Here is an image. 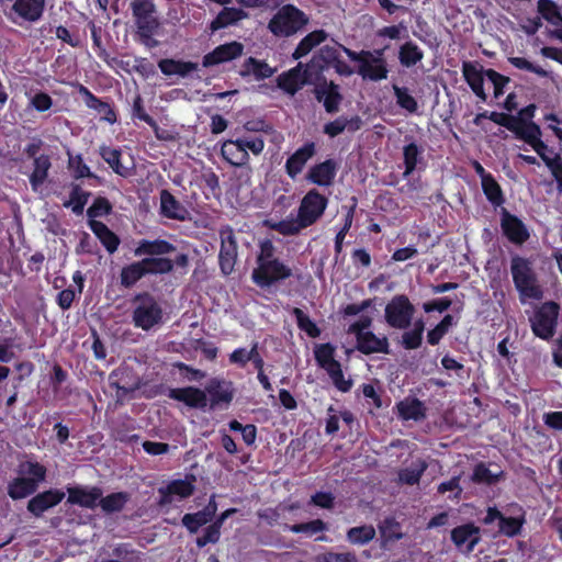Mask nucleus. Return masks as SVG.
<instances>
[{
    "label": "nucleus",
    "mask_w": 562,
    "mask_h": 562,
    "mask_svg": "<svg viewBox=\"0 0 562 562\" xmlns=\"http://www.w3.org/2000/svg\"><path fill=\"white\" fill-rule=\"evenodd\" d=\"M514 125L515 130H512V132L517 138L526 142L527 144H530L538 136H541L540 126L532 121H525L518 116Z\"/></svg>",
    "instance_id": "obj_49"
},
{
    "label": "nucleus",
    "mask_w": 562,
    "mask_h": 562,
    "mask_svg": "<svg viewBox=\"0 0 562 562\" xmlns=\"http://www.w3.org/2000/svg\"><path fill=\"white\" fill-rule=\"evenodd\" d=\"M68 168L71 170L72 177L77 180L83 178H97V176L91 172L90 168L85 164L80 154L69 156Z\"/></svg>",
    "instance_id": "obj_57"
},
{
    "label": "nucleus",
    "mask_w": 562,
    "mask_h": 562,
    "mask_svg": "<svg viewBox=\"0 0 562 562\" xmlns=\"http://www.w3.org/2000/svg\"><path fill=\"white\" fill-rule=\"evenodd\" d=\"M274 74V69L271 68L265 60L257 59L255 57H248L239 70V75L243 78L252 75L256 80H265L270 78Z\"/></svg>",
    "instance_id": "obj_35"
},
{
    "label": "nucleus",
    "mask_w": 562,
    "mask_h": 562,
    "mask_svg": "<svg viewBox=\"0 0 562 562\" xmlns=\"http://www.w3.org/2000/svg\"><path fill=\"white\" fill-rule=\"evenodd\" d=\"M537 10L548 23L555 26L562 25V13L553 0H538Z\"/></svg>",
    "instance_id": "obj_51"
},
{
    "label": "nucleus",
    "mask_w": 562,
    "mask_h": 562,
    "mask_svg": "<svg viewBox=\"0 0 562 562\" xmlns=\"http://www.w3.org/2000/svg\"><path fill=\"white\" fill-rule=\"evenodd\" d=\"M499 215L502 233L509 243L521 246L529 240L530 232L522 220L505 207L501 209Z\"/></svg>",
    "instance_id": "obj_12"
},
{
    "label": "nucleus",
    "mask_w": 562,
    "mask_h": 562,
    "mask_svg": "<svg viewBox=\"0 0 562 562\" xmlns=\"http://www.w3.org/2000/svg\"><path fill=\"white\" fill-rule=\"evenodd\" d=\"M45 8L46 0H13L12 4L4 9V16L18 26L33 24L43 18Z\"/></svg>",
    "instance_id": "obj_5"
},
{
    "label": "nucleus",
    "mask_w": 562,
    "mask_h": 562,
    "mask_svg": "<svg viewBox=\"0 0 562 562\" xmlns=\"http://www.w3.org/2000/svg\"><path fill=\"white\" fill-rule=\"evenodd\" d=\"M300 508L301 504L299 502H294L288 505L280 504L274 508H266L263 510H259L258 517L271 527L276 525L281 527L282 524H280L279 520L284 516V513L294 512Z\"/></svg>",
    "instance_id": "obj_45"
},
{
    "label": "nucleus",
    "mask_w": 562,
    "mask_h": 562,
    "mask_svg": "<svg viewBox=\"0 0 562 562\" xmlns=\"http://www.w3.org/2000/svg\"><path fill=\"white\" fill-rule=\"evenodd\" d=\"M176 250H177V247L166 239H161V238H157L154 240L140 239L137 243L136 248L134 249V255L136 257H142V256L161 257V256L171 254Z\"/></svg>",
    "instance_id": "obj_29"
},
{
    "label": "nucleus",
    "mask_w": 562,
    "mask_h": 562,
    "mask_svg": "<svg viewBox=\"0 0 562 562\" xmlns=\"http://www.w3.org/2000/svg\"><path fill=\"white\" fill-rule=\"evenodd\" d=\"M221 155L225 161L235 167L248 164L249 154L237 139H227L222 144Z\"/></svg>",
    "instance_id": "obj_32"
},
{
    "label": "nucleus",
    "mask_w": 562,
    "mask_h": 562,
    "mask_svg": "<svg viewBox=\"0 0 562 562\" xmlns=\"http://www.w3.org/2000/svg\"><path fill=\"white\" fill-rule=\"evenodd\" d=\"M21 472L27 474L26 479L32 480L34 482V486L38 487V483L44 481L46 477V468L33 461H26L20 465Z\"/></svg>",
    "instance_id": "obj_60"
},
{
    "label": "nucleus",
    "mask_w": 562,
    "mask_h": 562,
    "mask_svg": "<svg viewBox=\"0 0 562 562\" xmlns=\"http://www.w3.org/2000/svg\"><path fill=\"white\" fill-rule=\"evenodd\" d=\"M281 528L284 531H291L293 533H302L306 537H313L316 533L327 531L328 525L324 520L317 518L307 522H300L294 525L283 524L281 525Z\"/></svg>",
    "instance_id": "obj_44"
},
{
    "label": "nucleus",
    "mask_w": 562,
    "mask_h": 562,
    "mask_svg": "<svg viewBox=\"0 0 562 562\" xmlns=\"http://www.w3.org/2000/svg\"><path fill=\"white\" fill-rule=\"evenodd\" d=\"M559 314L560 305L554 301L544 302L537 307L529 319L535 336L543 340L551 339L557 330Z\"/></svg>",
    "instance_id": "obj_4"
},
{
    "label": "nucleus",
    "mask_w": 562,
    "mask_h": 562,
    "mask_svg": "<svg viewBox=\"0 0 562 562\" xmlns=\"http://www.w3.org/2000/svg\"><path fill=\"white\" fill-rule=\"evenodd\" d=\"M379 531L382 547H386L387 544L398 541L404 537L401 524L392 516L385 517L379 524Z\"/></svg>",
    "instance_id": "obj_38"
},
{
    "label": "nucleus",
    "mask_w": 562,
    "mask_h": 562,
    "mask_svg": "<svg viewBox=\"0 0 562 562\" xmlns=\"http://www.w3.org/2000/svg\"><path fill=\"white\" fill-rule=\"evenodd\" d=\"M393 92L396 98V104L409 113H415L418 110L416 99L408 92L406 87H398L393 85Z\"/></svg>",
    "instance_id": "obj_55"
},
{
    "label": "nucleus",
    "mask_w": 562,
    "mask_h": 562,
    "mask_svg": "<svg viewBox=\"0 0 562 562\" xmlns=\"http://www.w3.org/2000/svg\"><path fill=\"white\" fill-rule=\"evenodd\" d=\"M144 266L148 274H168L173 271V261L168 257H145Z\"/></svg>",
    "instance_id": "obj_52"
},
{
    "label": "nucleus",
    "mask_w": 562,
    "mask_h": 562,
    "mask_svg": "<svg viewBox=\"0 0 562 562\" xmlns=\"http://www.w3.org/2000/svg\"><path fill=\"white\" fill-rule=\"evenodd\" d=\"M424 151V147L414 140L403 146L404 179H407L416 170L426 168Z\"/></svg>",
    "instance_id": "obj_24"
},
{
    "label": "nucleus",
    "mask_w": 562,
    "mask_h": 562,
    "mask_svg": "<svg viewBox=\"0 0 562 562\" xmlns=\"http://www.w3.org/2000/svg\"><path fill=\"white\" fill-rule=\"evenodd\" d=\"M168 397L184 403L191 408L204 409L209 398L205 392L195 386L169 389Z\"/></svg>",
    "instance_id": "obj_22"
},
{
    "label": "nucleus",
    "mask_w": 562,
    "mask_h": 562,
    "mask_svg": "<svg viewBox=\"0 0 562 562\" xmlns=\"http://www.w3.org/2000/svg\"><path fill=\"white\" fill-rule=\"evenodd\" d=\"M131 9L136 19L139 36L145 40L147 46L155 47L157 41L151 40L153 34L158 27V21L153 16L156 11L155 4L151 0H133Z\"/></svg>",
    "instance_id": "obj_6"
},
{
    "label": "nucleus",
    "mask_w": 562,
    "mask_h": 562,
    "mask_svg": "<svg viewBox=\"0 0 562 562\" xmlns=\"http://www.w3.org/2000/svg\"><path fill=\"white\" fill-rule=\"evenodd\" d=\"M204 392L206 396L209 395L210 397L211 408L221 406L227 407L231 405L235 396L234 383L221 378L210 379Z\"/></svg>",
    "instance_id": "obj_15"
},
{
    "label": "nucleus",
    "mask_w": 562,
    "mask_h": 562,
    "mask_svg": "<svg viewBox=\"0 0 562 562\" xmlns=\"http://www.w3.org/2000/svg\"><path fill=\"white\" fill-rule=\"evenodd\" d=\"M249 14L243 8L224 7L209 24V30L215 33L222 29L236 25L248 19Z\"/></svg>",
    "instance_id": "obj_28"
},
{
    "label": "nucleus",
    "mask_w": 562,
    "mask_h": 562,
    "mask_svg": "<svg viewBox=\"0 0 562 562\" xmlns=\"http://www.w3.org/2000/svg\"><path fill=\"white\" fill-rule=\"evenodd\" d=\"M414 314L415 306L405 294L394 295L384 310L386 324L395 329H407L412 325Z\"/></svg>",
    "instance_id": "obj_8"
},
{
    "label": "nucleus",
    "mask_w": 562,
    "mask_h": 562,
    "mask_svg": "<svg viewBox=\"0 0 562 562\" xmlns=\"http://www.w3.org/2000/svg\"><path fill=\"white\" fill-rule=\"evenodd\" d=\"M522 524L524 519L503 515L498 521V531L507 537H515L520 533Z\"/></svg>",
    "instance_id": "obj_63"
},
{
    "label": "nucleus",
    "mask_w": 562,
    "mask_h": 562,
    "mask_svg": "<svg viewBox=\"0 0 562 562\" xmlns=\"http://www.w3.org/2000/svg\"><path fill=\"white\" fill-rule=\"evenodd\" d=\"M159 214L168 220L184 222L189 220L188 209L167 189L159 193Z\"/></svg>",
    "instance_id": "obj_21"
},
{
    "label": "nucleus",
    "mask_w": 562,
    "mask_h": 562,
    "mask_svg": "<svg viewBox=\"0 0 562 562\" xmlns=\"http://www.w3.org/2000/svg\"><path fill=\"white\" fill-rule=\"evenodd\" d=\"M132 116L133 119H137L139 121L145 122L156 132L158 131L157 122L153 116L147 114V112L145 111L144 101L140 94H136V97L134 98L132 106Z\"/></svg>",
    "instance_id": "obj_61"
},
{
    "label": "nucleus",
    "mask_w": 562,
    "mask_h": 562,
    "mask_svg": "<svg viewBox=\"0 0 562 562\" xmlns=\"http://www.w3.org/2000/svg\"><path fill=\"white\" fill-rule=\"evenodd\" d=\"M131 495L127 492H114L104 497L101 496L99 506L105 514L119 513L130 502Z\"/></svg>",
    "instance_id": "obj_46"
},
{
    "label": "nucleus",
    "mask_w": 562,
    "mask_h": 562,
    "mask_svg": "<svg viewBox=\"0 0 562 562\" xmlns=\"http://www.w3.org/2000/svg\"><path fill=\"white\" fill-rule=\"evenodd\" d=\"M328 33L324 30H315L305 35L297 44L292 54L293 59H300L306 56L314 47L325 42Z\"/></svg>",
    "instance_id": "obj_39"
},
{
    "label": "nucleus",
    "mask_w": 562,
    "mask_h": 562,
    "mask_svg": "<svg viewBox=\"0 0 562 562\" xmlns=\"http://www.w3.org/2000/svg\"><path fill=\"white\" fill-rule=\"evenodd\" d=\"M90 192L82 190L79 184H74L69 194V200L64 202V207H71L76 215L83 213L85 206L89 200Z\"/></svg>",
    "instance_id": "obj_50"
},
{
    "label": "nucleus",
    "mask_w": 562,
    "mask_h": 562,
    "mask_svg": "<svg viewBox=\"0 0 562 562\" xmlns=\"http://www.w3.org/2000/svg\"><path fill=\"white\" fill-rule=\"evenodd\" d=\"M328 198L316 189H311L301 200L297 216L306 227L314 225L325 213Z\"/></svg>",
    "instance_id": "obj_11"
},
{
    "label": "nucleus",
    "mask_w": 562,
    "mask_h": 562,
    "mask_svg": "<svg viewBox=\"0 0 562 562\" xmlns=\"http://www.w3.org/2000/svg\"><path fill=\"white\" fill-rule=\"evenodd\" d=\"M376 531L372 525H361L347 530L346 539L350 544L364 546L375 538Z\"/></svg>",
    "instance_id": "obj_48"
},
{
    "label": "nucleus",
    "mask_w": 562,
    "mask_h": 562,
    "mask_svg": "<svg viewBox=\"0 0 562 562\" xmlns=\"http://www.w3.org/2000/svg\"><path fill=\"white\" fill-rule=\"evenodd\" d=\"M52 168L50 157L42 154L33 160V171L29 176V181L33 191H37L47 180L49 169Z\"/></svg>",
    "instance_id": "obj_33"
},
{
    "label": "nucleus",
    "mask_w": 562,
    "mask_h": 562,
    "mask_svg": "<svg viewBox=\"0 0 562 562\" xmlns=\"http://www.w3.org/2000/svg\"><path fill=\"white\" fill-rule=\"evenodd\" d=\"M485 70L482 65L476 61H463L462 75L472 92L482 101L486 102L487 94L484 90Z\"/></svg>",
    "instance_id": "obj_19"
},
{
    "label": "nucleus",
    "mask_w": 562,
    "mask_h": 562,
    "mask_svg": "<svg viewBox=\"0 0 562 562\" xmlns=\"http://www.w3.org/2000/svg\"><path fill=\"white\" fill-rule=\"evenodd\" d=\"M508 63L513 65L515 68L520 70H526L532 72L541 78H550L551 72L546 70L544 68L532 64L528 59L524 57H508Z\"/></svg>",
    "instance_id": "obj_58"
},
{
    "label": "nucleus",
    "mask_w": 562,
    "mask_h": 562,
    "mask_svg": "<svg viewBox=\"0 0 562 562\" xmlns=\"http://www.w3.org/2000/svg\"><path fill=\"white\" fill-rule=\"evenodd\" d=\"M160 71L166 76L178 75L180 77H187L192 71L198 70V63L177 60L172 58H164L158 61Z\"/></svg>",
    "instance_id": "obj_34"
},
{
    "label": "nucleus",
    "mask_w": 562,
    "mask_h": 562,
    "mask_svg": "<svg viewBox=\"0 0 562 562\" xmlns=\"http://www.w3.org/2000/svg\"><path fill=\"white\" fill-rule=\"evenodd\" d=\"M315 99L323 102L325 111L334 114L338 112L339 105L342 101V94L339 91V86L334 81H324L315 88Z\"/></svg>",
    "instance_id": "obj_23"
},
{
    "label": "nucleus",
    "mask_w": 562,
    "mask_h": 562,
    "mask_svg": "<svg viewBox=\"0 0 562 562\" xmlns=\"http://www.w3.org/2000/svg\"><path fill=\"white\" fill-rule=\"evenodd\" d=\"M147 276L143 259L124 266L120 272V284L125 289L133 288L139 280Z\"/></svg>",
    "instance_id": "obj_37"
},
{
    "label": "nucleus",
    "mask_w": 562,
    "mask_h": 562,
    "mask_svg": "<svg viewBox=\"0 0 562 562\" xmlns=\"http://www.w3.org/2000/svg\"><path fill=\"white\" fill-rule=\"evenodd\" d=\"M510 273L515 288L521 297L532 300L542 299L543 290L538 283L537 274L529 259L514 255L510 259Z\"/></svg>",
    "instance_id": "obj_1"
},
{
    "label": "nucleus",
    "mask_w": 562,
    "mask_h": 562,
    "mask_svg": "<svg viewBox=\"0 0 562 562\" xmlns=\"http://www.w3.org/2000/svg\"><path fill=\"white\" fill-rule=\"evenodd\" d=\"M338 47L348 56L352 61L358 63L357 74L363 79L373 82L382 81L389 77V65L381 60H373L368 57H361V54L352 50L341 44Z\"/></svg>",
    "instance_id": "obj_10"
},
{
    "label": "nucleus",
    "mask_w": 562,
    "mask_h": 562,
    "mask_svg": "<svg viewBox=\"0 0 562 562\" xmlns=\"http://www.w3.org/2000/svg\"><path fill=\"white\" fill-rule=\"evenodd\" d=\"M271 228L283 236L297 235L302 229L307 228L301 218L282 220L271 225Z\"/></svg>",
    "instance_id": "obj_56"
},
{
    "label": "nucleus",
    "mask_w": 562,
    "mask_h": 562,
    "mask_svg": "<svg viewBox=\"0 0 562 562\" xmlns=\"http://www.w3.org/2000/svg\"><path fill=\"white\" fill-rule=\"evenodd\" d=\"M308 23L307 15L294 4L282 5L268 23L269 31L276 36L289 37Z\"/></svg>",
    "instance_id": "obj_3"
},
{
    "label": "nucleus",
    "mask_w": 562,
    "mask_h": 562,
    "mask_svg": "<svg viewBox=\"0 0 562 562\" xmlns=\"http://www.w3.org/2000/svg\"><path fill=\"white\" fill-rule=\"evenodd\" d=\"M78 92L83 98L85 103L89 109H93L103 114V120L111 124L117 121L114 108L110 103L94 95L86 86L79 85Z\"/></svg>",
    "instance_id": "obj_30"
},
{
    "label": "nucleus",
    "mask_w": 562,
    "mask_h": 562,
    "mask_svg": "<svg viewBox=\"0 0 562 562\" xmlns=\"http://www.w3.org/2000/svg\"><path fill=\"white\" fill-rule=\"evenodd\" d=\"M209 522V519L200 510L184 514L181 518L182 526L190 533H196L201 527Z\"/></svg>",
    "instance_id": "obj_62"
},
{
    "label": "nucleus",
    "mask_w": 562,
    "mask_h": 562,
    "mask_svg": "<svg viewBox=\"0 0 562 562\" xmlns=\"http://www.w3.org/2000/svg\"><path fill=\"white\" fill-rule=\"evenodd\" d=\"M133 303L132 319L135 327L148 331L162 323L164 311L150 293H137L133 299Z\"/></svg>",
    "instance_id": "obj_2"
},
{
    "label": "nucleus",
    "mask_w": 562,
    "mask_h": 562,
    "mask_svg": "<svg viewBox=\"0 0 562 562\" xmlns=\"http://www.w3.org/2000/svg\"><path fill=\"white\" fill-rule=\"evenodd\" d=\"M316 154V144L314 142H306L297 148L292 155H290L285 161V173L292 180H295L297 176L304 170L307 161L312 159Z\"/></svg>",
    "instance_id": "obj_18"
},
{
    "label": "nucleus",
    "mask_w": 562,
    "mask_h": 562,
    "mask_svg": "<svg viewBox=\"0 0 562 562\" xmlns=\"http://www.w3.org/2000/svg\"><path fill=\"white\" fill-rule=\"evenodd\" d=\"M99 154L114 173L124 178L131 175L130 169L122 164V150L120 148L101 145Z\"/></svg>",
    "instance_id": "obj_36"
},
{
    "label": "nucleus",
    "mask_w": 562,
    "mask_h": 562,
    "mask_svg": "<svg viewBox=\"0 0 562 562\" xmlns=\"http://www.w3.org/2000/svg\"><path fill=\"white\" fill-rule=\"evenodd\" d=\"M424 58L423 49L412 40L406 41L398 48L400 64L405 68H412Z\"/></svg>",
    "instance_id": "obj_41"
},
{
    "label": "nucleus",
    "mask_w": 562,
    "mask_h": 562,
    "mask_svg": "<svg viewBox=\"0 0 562 562\" xmlns=\"http://www.w3.org/2000/svg\"><path fill=\"white\" fill-rule=\"evenodd\" d=\"M37 487L34 482L24 476L15 477L8 484V495L13 499H22L36 492Z\"/></svg>",
    "instance_id": "obj_47"
},
{
    "label": "nucleus",
    "mask_w": 562,
    "mask_h": 562,
    "mask_svg": "<svg viewBox=\"0 0 562 562\" xmlns=\"http://www.w3.org/2000/svg\"><path fill=\"white\" fill-rule=\"evenodd\" d=\"M316 562H359L355 552L327 551L316 557Z\"/></svg>",
    "instance_id": "obj_64"
},
{
    "label": "nucleus",
    "mask_w": 562,
    "mask_h": 562,
    "mask_svg": "<svg viewBox=\"0 0 562 562\" xmlns=\"http://www.w3.org/2000/svg\"><path fill=\"white\" fill-rule=\"evenodd\" d=\"M244 53V45L240 42L233 41L216 46L212 52L205 54L202 58V66L205 68L220 64L228 63L239 58Z\"/></svg>",
    "instance_id": "obj_16"
},
{
    "label": "nucleus",
    "mask_w": 562,
    "mask_h": 562,
    "mask_svg": "<svg viewBox=\"0 0 562 562\" xmlns=\"http://www.w3.org/2000/svg\"><path fill=\"white\" fill-rule=\"evenodd\" d=\"M450 538L458 550L470 554L481 542L482 531L474 522H467L454 527L451 530Z\"/></svg>",
    "instance_id": "obj_14"
},
{
    "label": "nucleus",
    "mask_w": 562,
    "mask_h": 562,
    "mask_svg": "<svg viewBox=\"0 0 562 562\" xmlns=\"http://www.w3.org/2000/svg\"><path fill=\"white\" fill-rule=\"evenodd\" d=\"M67 491L68 503L89 509L95 508L102 496V490L98 486H92L90 488L79 486L68 487Z\"/></svg>",
    "instance_id": "obj_26"
},
{
    "label": "nucleus",
    "mask_w": 562,
    "mask_h": 562,
    "mask_svg": "<svg viewBox=\"0 0 562 562\" xmlns=\"http://www.w3.org/2000/svg\"><path fill=\"white\" fill-rule=\"evenodd\" d=\"M338 168L335 159H326L310 168L306 180L318 187H330L335 181Z\"/></svg>",
    "instance_id": "obj_20"
},
{
    "label": "nucleus",
    "mask_w": 562,
    "mask_h": 562,
    "mask_svg": "<svg viewBox=\"0 0 562 562\" xmlns=\"http://www.w3.org/2000/svg\"><path fill=\"white\" fill-rule=\"evenodd\" d=\"M114 559L103 562H143V553L132 547L130 543H119L112 551Z\"/></svg>",
    "instance_id": "obj_53"
},
{
    "label": "nucleus",
    "mask_w": 562,
    "mask_h": 562,
    "mask_svg": "<svg viewBox=\"0 0 562 562\" xmlns=\"http://www.w3.org/2000/svg\"><path fill=\"white\" fill-rule=\"evenodd\" d=\"M292 315L295 317L299 329L304 331L308 337L317 338L321 336V328L301 308L294 307Z\"/></svg>",
    "instance_id": "obj_54"
},
{
    "label": "nucleus",
    "mask_w": 562,
    "mask_h": 562,
    "mask_svg": "<svg viewBox=\"0 0 562 562\" xmlns=\"http://www.w3.org/2000/svg\"><path fill=\"white\" fill-rule=\"evenodd\" d=\"M293 274L292 269L281 259L256 266L251 272L252 282L260 289L279 284Z\"/></svg>",
    "instance_id": "obj_7"
},
{
    "label": "nucleus",
    "mask_w": 562,
    "mask_h": 562,
    "mask_svg": "<svg viewBox=\"0 0 562 562\" xmlns=\"http://www.w3.org/2000/svg\"><path fill=\"white\" fill-rule=\"evenodd\" d=\"M483 193L487 201L495 207H503L505 203V195L502 187L496 181L494 176L483 177V182H481Z\"/></svg>",
    "instance_id": "obj_43"
},
{
    "label": "nucleus",
    "mask_w": 562,
    "mask_h": 562,
    "mask_svg": "<svg viewBox=\"0 0 562 562\" xmlns=\"http://www.w3.org/2000/svg\"><path fill=\"white\" fill-rule=\"evenodd\" d=\"M218 267L222 274L227 277L233 273L238 260V243L231 225H223L218 229Z\"/></svg>",
    "instance_id": "obj_9"
},
{
    "label": "nucleus",
    "mask_w": 562,
    "mask_h": 562,
    "mask_svg": "<svg viewBox=\"0 0 562 562\" xmlns=\"http://www.w3.org/2000/svg\"><path fill=\"white\" fill-rule=\"evenodd\" d=\"M397 417L402 420L420 422L427 416V407L415 396H407L395 405Z\"/></svg>",
    "instance_id": "obj_25"
},
{
    "label": "nucleus",
    "mask_w": 562,
    "mask_h": 562,
    "mask_svg": "<svg viewBox=\"0 0 562 562\" xmlns=\"http://www.w3.org/2000/svg\"><path fill=\"white\" fill-rule=\"evenodd\" d=\"M427 468L428 463L424 459L412 462L409 467L398 471L400 483L411 486L418 484Z\"/></svg>",
    "instance_id": "obj_42"
},
{
    "label": "nucleus",
    "mask_w": 562,
    "mask_h": 562,
    "mask_svg": "<svg viewBox=\"0 0 562 562\" xmlns=\"http://www.w3.org/2000/svg\"><path fill=\"white\" fill-rule=\"evenodd\" d=\"M310 64L299 63L295 67L282 72L277 78L278 87L290 95L297 93L311 80Z\"/></svg>",
    "instance_id": "obj_13"
},
{
    "label": "nucleus",
    "mask_w": 562,
    "mask_h": 562,
    "mask_svg": "<svg viewBox=\"0 0 562 562\" xmlns=\"http://www.w3.org/2000/svg\"><path fill=\"white\" fill-rule=\"evenodd\" d=\"M356 349L362 355L390 353V342L386 336H376L368 331L356 339Z\"/></svg>",
    "instance_id": "obj_27"
},
{
    "label": "nucleus",
    "mask_w": 562,
    "mask_h": 562,
    "mask_svg": "<svg viewBox=\"0 0 562 562\" xmlns=\"http://www.w3.org/2000/svg\"><path fill=\"white\" fill-rule=\"evenodd\" d=\"M336 347L330 342L317 344L314 347V358L319 368L326 372L340 362L335 359Z\"/></svg>",
    "instance_id": "obj_40"
},
{
    "label": "nucleus",
    "mask_w": 562,
    "mask_h": 562,
    "mask_svg": "<svg viewBox=\"0 0 562 562\" xmlns=\"http://www.w3.org/2000/svg\"><path fill=\"white\" fill-rule=\"evenodd\" d=\"M166 491L168 494L177 495L181 498H188L194 493V485L187 479H178L170 481L166 486Z\"/></svg>",
    "instance_id": "obj_59"
},
{
    "label": "nucleus",
    "mask_w": 562,
    "mask_h": 562,
    "mask_svg": "<svg viewBox=\"0 0 562 562\" xmlns=\"http://www.w3.org/2000/svg\"><path fill=\"white\" fill-rule=\"evenodd\" d=\"M65 498V493L58 488H49L35 494L29 499L26 509L34 517L40 518L45 512L54 508Z\"/></svg>",
    "instance_id": "obj_17"
},
{
    "label": "nucleus",
    "mask_w": 562,
    "mask_h": 562,
    "mask_svg": "<svg viewBox=\"0 0 562 562\" xmlns=\"http://www.w3.org/2000/svg\"><path fill=\"white\" fill-rule=\"evenodd\" d=\"M88 225L110 255L119 249L121 239L106 224L101 221L89 220Z\"/></svg>",
    "instance_id": "obj_31"
}]
</instances>
